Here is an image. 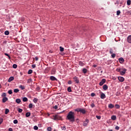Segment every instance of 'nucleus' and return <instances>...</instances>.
<instances>
[{"instance_id":"obj_10","label":"nucleus","mask_w":131,"mask_h":131,"mask_svg":"<svg viewBox=\"0 0 131 131\" xmlns=\"http://www.w3.org/2000/svg\"><path fill=\"white\" fill-rule=\"evenodd\" d=\"M100 98L101 99H105V98H106V95H105V94L101 93V94H100Z\"/></svg>"},{"instance_id":"obj_47","label":"nucleus","mask_w":131,"mask_h":131,"mask_svg":"<svg viewBox=\"0 0 131 131\" xmlns=\"http://www.w3.org/2000/svg\"><path fill=\"white\" fill-rule=\"evenodd\" d=\"M47 130H48V131H52V127H48L47 128Z\"/></svg>"},{"instance_id":"obj_19","label":"nucleus","mask_w":131,"mask_h":131,"mask_svg":"<svg viewBox=\"0 0 131 131\" xmlns=\"http://www.w3.org/2000/svg\"><path fill=\"white\" fill-rule=\"evenodd\" d=\"M111 119L112 120H116V116L113 115L111 117Z\"/></svg>"},{"instance_id":"obj_9","label":"nucleus","mask_w":131,"mask_h":131,"mask_svg":"<svg viewBox=\"0 0 131 131\" xmlns=\"http://www.w3.org/2000/svg\"><path fill=\"white\" fill-rule=\"evenodd\" d=\"M119 60V63H120V64H122V63H123V62H124V59H123V57H120L118 59Z\"/></svg>"},{"instance_id":"obj_8","label":"nucleus","mask_w":131,"mask_h":131,"mask_svg":"<svg viewBox=\"0 0 131 131\" xmlns=\"http://www.w3.org/2000/svg\"><path fill=\"white\" fill-rule=\"evenodd\" d=\"M73 79L76 83H79V80L78 79V78L77 77H74L73 78Z\"/></svg>"},{"instance_id":"obj_34","label":"nucleus","mask_w":131,"mask_h":131,"mask_svg":"<svg viewBox=\"0 0 131 131\" xmlns=\"http://www.w3.org/2000/svg\"><path fill=\"white\" fill-rule=\"evenodd\" d=\"M8 93L9 95H12L13 94V91H12V90H10L8 91Z\"/></svg>"},{"instance_id":"obj_21","label":"nucleus","mask_w":131,"mask_h":131,"mask_svg":"<svg viewBox=\"0 0 131 131\" xmlns=\"http://www.w3.org/2000/svg\"><path fill=\"white\" fill-rule=\"evenodd\" d=\"M23 102H27V101H28V98H27V97H24L23 98Z\"/></svg>"},{"instance_id":"obj_53","label":"nucleus","mask_w":131,"mask_h":131,"mask_svg":"<svg viewBox=\"0 0 131 131\" xmlns=\"http://www.w3.org/2000/svg\"><path fill=\"white\" fill-rule=\"evenodd\" d=\"M115 129H116L117 130H118V129H119V126H116L115 127Z\"/></svg>"},{"instance_id":"obj_27","label":"nucleus","mask_w":131,"mask_h":131,"mask_svg":"<svg viewBox=\"0 0 131 131\" xmlns=\"http://www.w3.org/2000/svg\"><path fill=\"white\" fill-rule=\"evenodd\" d=\"M68 92H69V93H71V92H72V90H71V87L69 86L68 88Z\"/></svg>"},{"instance_id":"obj_35","label":"nucleus","mask_w":131,"mask_h":131,"mask_svg":"<svg viewBox=\"0 0 131 131\" xmlns=\"http://www.w3.org/2000/svg\"><path fill=\"white\" fill-rule=\"evenodd\" d=\"M19 92V89H15L14 90V93H17Z\"/></svg>"},{"instance_id":"obj_30","label":"nucleus","mask_w":131,"mask_h":131,"mask_svg":"<svg viewBox=\"0 0 131 131\" xmlns=\"http://www.w3.org/2000/svg\"><path fill=\"white\" fill-rule=\"evenodd\" d=\"M130 3H131L130 0H127V6H130Z\"/></svg>"},{"instance_id":"obj_61","label":"nucleus","mask_w":131,"mask_h":131,"mask_svg":"<svg viewBox=\"0 0 131 131\" xmlns=\"http://www.w3.org/2000/svg\"><path fill=\"white\" fill-rule=\"evenodd\" d=\"M0 89H2V85L0 84Z\"/></svg>"},{"instance_id":"obj_60","label":"nucleus","mask_w":131,"mask_h":131,"mask_svg":"<svg viewBox=\"0 0 131 131\" xmlns=\"http://www.w3.org/2000/svg\"><path fill=\"white\" fill-rule=\"evenodd\" d=\"M52 71H53V72H56V70H52Z\"/></svg>"},{"instance_id":"obj_63","label":"nucleus","mask_w":131,"mask_h":131,"mask_svg":"<svg viewBox=\"0 0 131 131\" xmlns=\"http://www.w3.org/2000/svg\"><path fill=\"white\" fill-rule=\"evenodd\" d=\"M108 131H113V130L110 129V130H109Z\"/></svg>"},{"instance_id":"obj_59","label":"nucleus","mask_w":131,"mask_h":131,"mask_svg":"<svg viewBox=\"0 0 131 131\" xmlns=\"http://www.w3.org/2000/svg\"><path fill=\"white\" fill-rule=\"evenodd\" d=\"M38 126L39 127H41V124H39L38 125Z\"/></svg>"},{"instance_id":"obj_44","label":"nucleus","mask_w":131,"mask_h":131,"mask_svg":"<svg viewBox=\"0 0 131 131\" xmlns=\"http://www.w3.org/2000/svg\"><path fill=\"white\" fill-rule=\"evenodd\" d=\"M31 81H32V79L31 78H30V79H29L28 80L27 82H28V83H30V82H31Z\"/></svg>"},{"instance_id":"obj_18","label":"nucleus","mask_w":131,"mask_h":131,"mask_svg":"<svg viewBox=\"0 0 131 131\" xmlns=\"http://www.w3.org/2000/svg\"><path fill=\"white\" fill-rule=\"evenodd\" d=\"M82 72H83V73L85 74V73H86V72H88V70L86 69H85V68H83L82 69Z\"/></svg>"},{"instance_id":"obj_36","label":"nucleus","mask_w":131,"mask_h":131,"mask_svg":"<svg viewBox=\"0 0 131 131\" xmlns=\"http://www.w3.org/2000/svg\"><path fill=\"white\" fill-rule=\"evenodd\" d=\"M120 13H121V12H120V10H118V11H117V16H119V15H120Z\"/></svg>"},{"instance_id":"obj_40","label":"nucleus","mask_w":131,"mask_h":131,"mask_svg":"<svg viewBox=\"0 0 131 131\" xmlns=\"http://www.w3.org/2000/svg\"><path fill=\"white\" fill-rule=\"evenodd\" d=\"M18 111L19 113H21L22 112V111H23V110H22V108H18Z\"/></svg>"},{"instance_id":"obj_32","label":"nucleus","mask_w":131,"mask_h":131,"mask_svg":"<svg viewBox=\"0 0 131 131\" xmlns=\"http://www.w3.org/2000/svg\"><path fill=\"white\" fill-rule=\"evenodd\" d=\"M9 112H10V110H9V109L8 108H6L5 110V114H8V113H9Z\"/></svg>"},{"instance_id":"obj_11","label":"nucleus","mask_w":131,"mask_h":131,"mask_svg":"<svg viewBox=\"0 0 131 131\" xmlns=\"http://www.w3.org/2000/svg\"><path fill=\"white\" fill-rule=\"evenodd\" d=\"M127 40L129 43H131V35L127 37Z\"/></svg>"},{"instance_id":"obj_24","label":"nucleus","mask_w":131,"mask_h":131,"mask_svg":"<svg viewBox=\"0 0 131 131\" xmlns=\"http://www.w3.org/2000/svg\"><path fill=\"white\" fill-rule=\"evenodd\" d=\"M79 66H84V63L82 61H79Z\"/></svg>"},{"instance_id":"obj_6","label":"nucleus","mask_w":131,"mask_h":131,"mask_svg":"<svg viewBox=\"0 0 131 131\" xmlns=\"http://www.w3.org/2000/svg\"><path fill=\"white\" fill-rule=\"evenodd\" d=\"M105 82H106V79H102L101 80V81L99 83V85H100V86H102V85H103V84H104Z\"/></svg>"},{"instance_id":"obj_28","label":"nucleus","mask_w":131,"mask_h":131,"mask_svg":"<svg viewBox=\"0 0 131 131\" xmlns=\"http://www.w3.org/2000/svg\"><path fill=\"white\" fill-rule=\"evenodd\" d=\"M61 128L62 130H66V126H61Z\"/></svg>"},{"instance_id":"obj_22","label":"nucleus","mask_w":131,"mask_h":131,"mask_svg":"<svg viewBox=\"0 0 131 131\" xmlns=\"http://www.w3.org/2000/svg\"><path fill=\"white\" fill-rule=\"evenodd\" d=\"M37 101H38V99H37V98H34V99L33 100V101L35 104H36V103H37Z\"/></svg>"},{"instance_id":"obj_38","label":"nucleus","mask_w":131,"mask_h":131,"mask_svg":"<svg viewBox=\"0 0 131 131\" xmlns=\"http://www.w3.org/2000/svg\"><path fill=\"white\" fill-rule=\"evenodd\" d=\"M112 54V58H115V56H116V54H115V53H112V54Z\"/></svg>"},{"instance_id":"obj_5","label":"nucleus","mask_w":131,"mask_h":131,"mask_svg":"<svg viewBox=\"0 0 131 131\" xmlns=\"http://www.w3.org/2000/svg\"><path fill=\"white\" fill-rule=\"evenodd\" d=\"M89 122H90V120L89 119H86L85 120V121L83 122V126H88V124Z\"/></svg>"},{"instance_id":"obj_12","label":"nucleus","mask_w":131,"mask_h":131,"mask_svg":"<svg viewBox=\"0 0 131 131\" xmlns=\"http://www.w3.org/2000/svg\"><path fill=\"white\" fill-rule=\"evenodd\" d=\"M103 90H104V91H107V90H108V86L107 84L103 85Z\"/></svg>"},{"instance_id":"obj_17","label":"nucleus","mask_w":131,"mask_h":131,"mask_svg":"<svg viewBox=\"0 0 131 131\" xmlns=\"http://www.w3.org/2000/svg\"><path fill=\"white\" fill-rule=\"evenodd\" d=\"M15 102L17 104H20V103H21V99H16V100H15Z\"/></svg>"},{"instance_id":"obj_15","label":"nucleus","mask_w":131,"mask_h":131,"mask_svg":"<svg viewBox=\"0 0 131 131\" xmlns=\"http://www.w3.org/2000/svg\"><path fill=\"white\" fill-rule=\"evenodd\" d=\"M108 108H110V109L114 108V105L112 104V103H110V104H108Z\"/></svg>"},{"instance_id":"obj_29","label":"nucleus","mask_w":131,"mask_h":131,"mask_svg":"<svg viewBox=\"0 0 131 131\" xmlns=\"http://www.w3.org/2000/svg\"><path fill=\"white\" fill-rule=\"evenodd\" d=\"M115 108L116 109H119L120 108V105H119V104H115Z\"/></svg>"},{"instance_id":"obj_14","label":"nucleus","mask_w":131,"mask_h":131,"mask_svg":"<svg viewBox=\"0 0 131 131\" xmlns=\"http://www.w3.org/2000/svg\"><path fill=\"white\" fill-rule=\"evenodd\" d=\"M2 101H3V103H6V102L7 101H8V98H7V97H4L3 98V100Z\"/></svg>"},{"instance_id":"obj_16","label":"nucleus","mask_w":131,"mask_h":131,"mask_svg":"<svg viewBox=\"0 0 131 131\" xmlns=\"http://www.w3.org/2000/svg\"><path fill=\"white\" fill-rule=\"evenodd\" d=\"M50 79L51 80H52V81H54V80H57V78H56V77L53 76H51L50 77Z\"/></svg>"},{"instance_id":"obj_3","label":"nucleus","mask_w":131,"mask_h":131,"mask_svg":"<svg viewBox=\"0 0 131 131\" xmlns=\"http://www.w3.org/2000/svg\"><path fill=\"white\" fill-rule=\"evenodd\" d=\"M61 117L58 115H55L53 116V120H61Z\"/></svg>"},{"instance_id":"obj_2","label":"nucleus","mask_w":131,"mask_h":131,"mask_svg":"<svg viewBox=\"0 0 131 131\" xmlns=\"http://www.w3.org/2000/svg\"><path fill=\"white\" fill-rule=\"evenodd\" d=\"M75 111L76 112H81V113H82V114H85L86 111L85 110L81 108H78L75 110Z\"/></svg>"},{"instance_id":"obj_26","label":"nucleus","mask_w":131,"mask_h":131,"mask_svg":"<svg viewBox=\"0 0 131 131\" xmlns=\"http://www.w3.org/2000/svg\"><path fill=\"white\" fill-rule=\"evenodd\" d=\"M19 89H21V90H25V87L22 85H19Z\"/></svg>"},{"instance_id":"obj_55","label":"nucleus","mask_w":131,"mask_h":131,"mask_svg":"<svg viewBox=\"0 0 131 131\" xmlns=\"http://www.w3.org/2000/svg\"><path fill=\"white\" fill-rule=\"evenodd\" d=\"M54 109L57 110V109H58V106L55 105V106H54Z\"/></svg>"},{"instance_id":"obj_41","label":"nucleus","mask_w":131,"mask_h":131,"mask_svg":"<svg viewBox=\"0 0 131 131\" xmlns=\"http://www.w3.org/2000/svg\"><path fill=\"white\" fill-rule=\"evenodd\" d=\"M33 128L35 130H37V129H38V127H37V126H34Z\"/></svg>"},{"instance_id":"obj_20","label":"nucleus","mask_w":131,"mask_h":131,"mask_svg":"<svg viewBox=\"0 0 131 131\" xmlns=\"http://www.w3.org/2000/svg\"><path fill=\"white\" fill-rule=\"evenodd\" d=\"M114 50L112 48H110V54H113Z\"/></svg>"},{"instance_id":"obj_52","label":"nucleus","mask_w":131,"mask_h":131,"mask_svg":"<svg viewBox=\"0 0 131 131\" xmlns=\"http://www.w3.org/2000/svg\"><path fill=\"white\" fill-rule=\"evenodd\" d=\"M96 118H97V119H101V116H96Z\"/></svg>"},{"instance_id":"obj_49","label":"nucleus","mask_w":131,"mask_h":131,"mask_svg":"<svg viewBox=\"0 0 131 131\" xmlns=\"http://www.w3.org/2000/svg\"><path fill=\"white\" fill-rule=\"evenodd\" d=\"M6 96H7V94H6V93H3V94H2V97H6Z\"/></svg>"},{"instance_id":"obj_43","label":"nucleus","mask_w":131,"mask_h":131,"mask_svg":"<svg viewBox=\"0 0 131 131\" xmlns=\"http://www.w3.org/2000/svg\"><path fill=\"white\" fill-rule=\"evenodd\" d=\"M121 69H120V68H117V70H116V71H117L118 72H121Z\"/></svg>"},{"instance_id":"obj_7","label":"nucleus","mask_w":131,"mask_h":131,"mask_svg":"<svg viewBox=\"0 0 131 131\" xmlns=\"http://www.w3.org/2000/svg\"><path fill=\"white\" fill-rule=\"evenodd\" d=\"M118 79L120 81V82H123V81H124V78L121 76H119L118 77Z\"/></svg>"},{"instance_id":"obj_4","label":"nucleus","mask_w":131,"mask_h":131,"mask_svg":"<svg viewBox=\"0 0 131 131\" xmlns=\"http://www.w3.org/2000/svg\"><path fill=\"white\" fill-rule=\"evenodd\" d=\"M126 72V69H121V72H120L121 75H124L125 73Z\"/></svg>"},{"instance_id":"obj_42","label":"nucleus","mask_w":131,"mask_h":131,"mask_svg":"<svg viewBox=\"0 0 131 131\" xmlns=\"http://www.w3.org/2000/svg\"><path fill=\"white\" fill-rule=\"evenodd\" d=\"M3 121H4V119H3L2 118H0V125L1 124V123H3Z\"/></svg>"},{"instance_id":"obj_54","label":"nucleus","mask_w":131,"mask_h":131,"mask_svg":"<svg viewBox=\"0 0 131 131\" xmlns=\"http://www.w3.org/2000/svg\"><path fill=\"white\" fill-rule=\"evenodd\" d=\"M32 68H35V67H36V66L35 64H32Z\"/></svg>"},{"instance_id":"obj_13","label":"nucleus","mask_w":131,"mask_h":131,"mask_svg":"<svg viewBox=\"0 0 131 131\" xmlns=\"http://www.w3.org/2000/svg\"><path fill=\"white\" fill-rule=\"evenodd\" d=\"M14 80V77L11 76L8 79V82H11V81H13Z\"/></svg>"},{"instance_id":"obj_57","label":"nucleus","mask_w":131,"mask_h":131,"mask_svg":"<svg viewBox=\"0 0 131 131\" xmlns=\"http://www.w3.org/2000/svg\"><path fill=\"white\" fill-rule=\"evenodd\" d=\"M35 60H36V61H38V57H35Z\"/></svg>"},{"instance_id":"obj_58","label":"nucleus","mask_w":131,"mask_h":131,"mask_svg":"<svg viewBox=\"0 0 131 131\" xmlns=\"http://www.w3.org/2000/svg\"><path fill=\"white\" fill-rule=\"evenodd\" d=\"M93 67H94V68H96V67H97V65L96 64H93Z\"/></svg>"},{"instance_id":"obj_51","label":"nucleus","mask_w":131,"mask_h":131,"mask_svg":"<svg viewBox=\"0 0 131 131\" xmlns=\"http://www.w3.org/2000/svg\"><path fill=\"white\" fill-rule=\"evenodd\" d=\"M91 107L92 108H94V107H95V104L92 103V104H91Z\"/></svg>"},{"instance_id":"obj_33","label":"nucleus","mask_w":131,"mask_h":131,"mask_svg":"<svg viewBox=\"0 0 131 131\" xmlns=\"http://www.w3.org/2000/svg\"><path fill=\"white\" fill-rule=\"evenodd\" d=\"M59 49H60V52H64V48H63L62 47H60Z\"/></svg>"},{"instance_id":"obj_31","label":"nucleus","mask_w":131,"mask_h":131,"mask_svg":"<svg viewBox=\"0 0 131 131\" xmlns=\"http://www.w3.org/2000/svg\"><path fill=\"white\" fill-rule=\"evenodd\" d=\"M5 35H9V34H10V32H9V31H6L5 32Z\"/></svg>"},{"instance_id":"obj_25","label":"nucleus","mask_w":131,"mask_h":131,"mask_svg":"<svg viewBox=\"0 0 131 131\" xmlns=\"http://www.w3.org/2000/svg\"><path fill=\"white\" fill-rule=\"evenodd\" d=\"M31 113H30V112H28V113H27L26 114V117H29V116H30V115H31Z\"/></svg>"},{"instance_id":"obj_39","label":"nucleus","mask_w":131,"mask_h":131,"mask_svg":"<svg viewBox=\"0 0 131 131\" xmlns=\"http://www.w3.org/2000/svg\"><path fill=\"white\" fill-rule=\"evenodd\" d=\"M33 106V105L32 104V103H30L29 105V108H30V109L31 108H32V107Z\"/></svg>"},{"instance_id":"obj_45","label":"nucleus","mask_w":131,"mask_h":131,"mask_svg":"<svg viewBox=\"0 0 131 131\" xmlns=\"http://www.w3.org/2000/svg\"><path fill=\"white\" fill-rule=\"evenodd\" d=\"M31 73H32V70H29L28 72V74H31Z\"/></svg>"},{"instance_id":"obj_46","label":"nucleus","mask_w":131,"mask_h":131,"mask_svg":"<svg viewBox=\"0 0 131 131\" xmlns=\"http://www.w3.org/2000/svg\"><path fill=\"white\" fill-rule=\"evenodd\" d=\"M13 68H14V69H16V68H17V64H14L13 65Z\"/></svg>"},{"instance_id":"obj_23","label":"nucleus","mask_w":131,"mask_h":131,"mask_svg":"<svg viewBox=\"0 0 131 131\" xmlns=\"http://www.w3.org/2000/svg\"><path fill=\"white\" fill-rule=\"evenodd\" d=\"M4 55L8 57L9 60H11V56L8 53H5Z\"/></svg>"},{"instance_id":"obj_50","label":"nucleus","mask_w":131,"mask_h":131,"mask_svg":"<svg viewBox=\"0 0 131 131\" xmlns=\"http://www.w3.org/2000/svg\"><path fill=\"white\" fill-rule=\"evenodd\" d=\"M68 84H72V80H69L68 82Z\"/></svg>"},{"instance_id":"obj_37","label":"nucleus","mask_w":131,"mask_h":131,"mask_svg":"<svg viewBox=\"0 0 131 131\" xmlns=\"http://www.w3.org/2000/svg\"><path fill=\"white\" fill-rule=\"evenodd\" d=\"M13 123L14 124H17V123H18V120L17 119H15L13 121Z\"/></svg>"},{"instance_id":"obj_56","label":"nucleus","mask_w":131,"mask_h":131,"mask_svg":"<svg viewBox=\"0 0 131 131\" xmlns=\"http://www.w3.org/2000/svg\"><path fill=\"white\" fill-rule=\"evenodd\" d=\"M8 131H13V128H9L8 129Z\"/></svg>"},{"instance_id":"obj_48","label":"nucleus","mask_w":131,"mask_h":131,"mask_svg":"<svg viewBox=\"0 0 131 131\" xmlns=\"http://www.w3.org/2000/svg\"><path fill=\"white\" fill-rule=\"evenodd\" d=\"M91 97H95V96H96V94H95L94 93H92L91 94Z\"/></svg>"},{"instance_id":"obj_62","label":"nucleus","mask_w":131,"mask_h":131,"mask_svg":"<svg viewBox=\"0 0 131 131\" xmlns=\"http://www.w3.org/2000/svg\"><path fill=\"white\" fill-rule=\"evenodd\" d=\"M80 34H82V32H80Z\"/></svg>"},{"instance_id":"obj_1","label":"nucleus","mask_w":131,"mask_h":131,"mask_svg":"<svg viewBox=\"0 0 131 131\" xmlns=\"http://www.w3.org/2000/svg\"><path fill=\"white\" fill-rule=\"evenodd\" d=\"M74 113L73 112L70 111L69 112L67 116V119L69 120L71 122H74L75 121V117H74Z\"/></svg>"}]
</instances>
